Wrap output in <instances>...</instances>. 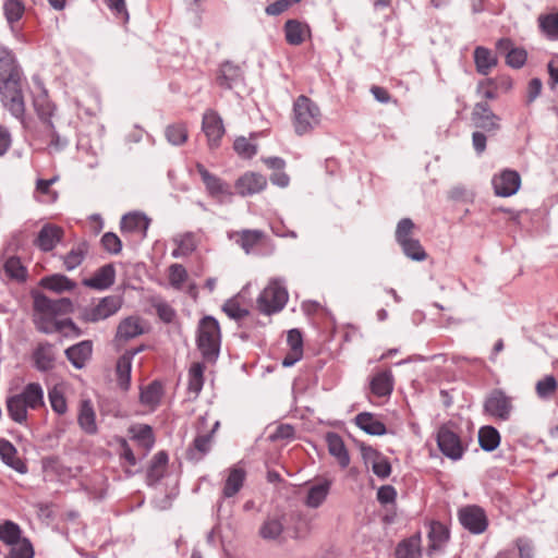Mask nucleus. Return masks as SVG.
Masks as SVG:
<instances>
[{
    "label": "nucleus",
    "mask_w": 558,
    "mask_h": 558,
    "mask_svg": "<svg viewBox=\"0 0 558 558\" xmlns=\"http://www.w3.org/2000/svg\"><path fill=\"white\" fill-rule=\"evenodd\" d=\"M25 83L26 78L14 52L0 46V99L3 107L20 121L25 116Z\"/></svg>",
    "instance_id": "f257e3e1"
},
{
    "label": "nucleus",
    "mask_w": 558,
    "mask_h": 558,
    "mask_svg": "<svg viewBox=\"0 0 558 558\" xmlns=\"http://www.w3.org/2000/svg\"><path fill=\"white\" fill-rule=\"evenodd\" d=\"M44 404V390L38 383L27 384L22 392L7 399L8 414L19 424L27 421L28 410H37Z\"/></svg>",
    "instance_id": "f03ea898"
},
{
    "label": "nucleus",
    "mask_w": 558,
    "mask_h": 558,
    "mask_svg": "<svg viewBox=\"0 0 558 558\" xmlns=\"http://www.w3.org/2000/svg\"><path fill=\"white\" fill-rule=\"evenodd\" d=\"M322 121V112L316 102L305 95H300L293 102L292 124L298 135L302 136L315 130Z\"/></svg>",
    "instance_id": "7ed1b4c3"
},
{
    "label": "nucleus",
    "mask_w": 558,
    "mask_h": 558,
    "mask_svg": "<svg viewBox=\"0 0 558 558\" xmlns=\"http://www.w3.org/2000/svg\"><path fill=\"white\" fill-rule=\"evenodd\" d=\"M196 342L198 350L206 361L213 362L218 357L220 327L216 318L205 316L199 320Z\"/></svg>",
    "instance_id": "20e7f679"
},
{
    "label": "nucleus",
    "mask_w": 558,
    "mask_h": 558,
    "mask_svg": "<svg viewBox=\"0 0 558 558\" xmlns=\"http://www.w3.org/2000/svg\"><path fill=\"white\" fill-rule=\"evenodd\" d=\"M288 301L287 290L278 280H271L260 292L256 304L259 312L270 315L281 311Z\"/></svg>",
    "instance_id": "39448f33"
},
{
    "label": "nucleus",
    "mask_w": 558,
    "mask_h": 558,
    "mask_svg": "<svg viewBox=\"0 0 558 558\" xmlns=\"http://www.w3.org/2000/svg\"><path fill=\"white\" fill-rule=\"evenodd\" d=\"M207 424L206 416L199 417L198 426H197V435L194 438L193 442L186 450V458L191 461L198 462L201 461L211 449V442L214 434L220 426L219 421H216L209 432H205V427Z\"/></svg>",
    "instance_id": "423d86ee"
},
{
    "label": "nucleus",
    "mask_w": 558,
    "mask_h": 558,
    "mask_svg": "<svg viewBox=\"0 0 558 558\" xmlns=\"http://www.w3.org/2000/svg\"><path fill=\"white\" fill-rule=\"evenodd\" d=\"M120 306L121 303L117 296H106L96 305L83 308L80 314V319L85 323H97L116 314Z\"/></svg>",
    "instance_id": "0eeeda50"
},
{
    "label": "nucleus",
    "mask_w": 558,
    "mask_h": 558,
    "mask_svg": "<svg viewBox=\"0 0 558 558\" xmlns=\"http://www.w3.org/2000/svg\"><path fill=\"white\" fill-rule=\"evenodd\" d=\"M512 408V399L500 389H494L484 402V412L500 421L510 418Z\"/></svg>",
    "instance_id": "6e6552de"
},
{
    "label": "nucleus",
    "mask_w": 558,
    "mask_h": 558,
    "mask_svg": "<svg viewBox=\"0 0 558 558\" xmlns=\"http://www.w3.org/2000/svg\"><path fill=\"white\" fill-rule=\"evenodd\" d=\"M461 525L472 534H482L488 526V519L483 508L470 505L458 512Z\"/></svg>",
    "instance_id": "1a4fd4ad"
},
{
    "label": "nucleus",
    "mask_w": 558,
    "mask_h": 558,
    "mask_svg": "<svg viewBox=\"0 0 558 558\" xmlns=\"http://www.w3.org/2000/svg\"><path fill=\"white\" fill-rule=\"evenodd\" d=\"M196 170L201 175L207 194L210 197L221 203L225 201V198L231 197L233 195L230 185L219 177L210 173L204 165L199 162L196 163Z\"/></svg>",
    "instance_id": "9d476101"
},
{
    "label": "nucleus",
    "mask_w": 558,
    "mask_h": 558,
    "mask_svg": "<svg viewBox=\"0 0 558 558\" xmlns=\"http://www.w3.org/2000/svg\"><path fill=\"white\" fill-rule=\"evenodd\" d=\"M437 445L442 454L451 460H460L464 453L460 437L448 426L438 429Z\"/></svg>",
    "instance_id": "9b49d317"
},
{
    "label": "nucleus",
    "mask_w": 558,
    "mask_h": 558,
    "mask_svg": "<svg viewBox=\"0 0 558 558\" xmlns=\"http://www.w3.org/2000/svg\"><path fill=\"white\" fill-rule=\"evenodd\" d=\"M471 120L475 128L485 132H497L500 129V118L484 101L475 104L471 113Z\"/></svg>",
    "instance_id": "f8f14e48"
},
{
    "label": "nucleus",
    "mask_w": 558,
    "mask_h": 558,
    "mask_svg": "<svg viewBox=\"0 0 558 558\" xmlns=\"http://www.w3.org/2000/svg\"><path fill=\"white\" fill-rule=\"evenodd\" d=\"M34 310L37 314L62 315L73 312V303L69 298L52 300L39 294L35 296Z\"/></svg>",
    "instance_id": "ddd939ff"
},
{
    "label": "nucleus",
    "mask_w": 558,
    "mask_h": 558,
    "mask_svg": "<svg viewBox=\"0 0 558 558\" xmlns=\"http://www.w3.org/2000/svg\"><path fill=\"white\" fill-rule=\"evenodd\" d=\"M202 129L208 140L210 148H216L225 134L221 117L214 110L205 111L202 121Z\"/></svg>",
    "instance_id": "4468645a"
},
{
    "label": "nucleus",
    "mask_w": 558,
    "mask_h": 558,
    "mask_svg": "<svg viewBox=\"0 0 558 558\" xmlns=\"http://www.w3.org/2000/svg\"><path fill=\"white\" fill-rule=\"evenodd\" d=\"M236 192L242 197L263 192L267 187V179L257 172H245L234 184Z\"/></svg>",
    "instance_id": "2eb2a0df"
},
{
    "label": "nucleus",
    "mask_w": 558,
    "mask_h": 558,
    "mask_svg": "<svg viewBox=\"0 0 558 558\" xmlns=\"http://www.w3.org/2000/svg\"><path fill=\"white\" fill-rule=\"evenodd\" d=\"M521 179L517 171L505 170L494 177L493 186L496 195L508 197L515 194L520 187Z\"/></svg>",
    "instance_id": "dca6fc26"
},
{
    "label": "nucleus",
    "mask_w": 558,
    "mask_h": 558,
    "mask_svg": "<svg viewBox=\"0 0 558 558\" xmlns=\"http://www.w3.org/2000/svg\"><path fill=\"white\" fill-rule=\"evenodd\" d=\"M63 235L64 231L61 227L46 223L39 230L34 244L43 252H50L63 239Z\"/></svg>",
    "instance_id": "f3484780"
},
{
    "label": "nucleus",
    "mask_w": 558,
    "mask_h": 558,
    "mask_svg": "<svg viewBox=\"0 0 558 558\" xmlns=\"http://www.w3.org/2000/svg\"><path fill=\"white\" fill-rule=\"evenodd\" d=\"M201 230L197 232L187 231L177 234L172 240L177 245L171 253L172 257L180 258L191 255L201 243Z\"/></svg>",
    "instance_id": "a211bd4d"
},
{
    "label": "nucleus",
    "mask_w": 558,
    "mask_h": 558,
    "mask_svg": "<svg viewBox=\"0 0 558 558\" xmlns=\"http://www.w3.org/2000/svg\"><path fill=\"white\" fill-rule=\"evenodd\" d=\"M64 353L76 369H82L92 357L93 342L90 340H83L69 347Z\"/></svg>",
    "instance_id": "6ab92c4d"
},
{
    "label": "nucleus",
    "mask_w": 558,
    "mask_h": 558,
    "mask_svg": "<svg viewBox=\"0 0 558 558\" xmlns=\"http://www.w3.org/2000/svg\"><path fill=\"white\" fill-rule=\"evenodd\" d=\"M116 269L112 264H107L96 270V272L87 279L83 280V284L96 289L105 290L114 283Z\"/></svg>",
    "instance_id": "aec40b11"
},
{
    "label": "nucleus",
    "mask_w": 558,
    "mask_h": 558,
    "mask_svg": "<svg viewBox=\"0 0 558 558\" xmlns=\"http://www.w3.org/2000/svg\"><path fill=\"white\" fill-rule=\"evenodd\" d=\"M246 472L243 468L234 465L227 470V477L222 487V497L235 496L244 485Z\"/></svg>",
    "instance_id": "412c9836"
},
{
    "label": "nucleus",
    "mask_w": 558,
    "mask_h": 558,
    "mask_svg": "<svg viewBox=\"0 0 558 558\" xmlns=\"http://www.w3.org/2000/svg\"><path fill=\"white\" fill-rule=\"evenodd\" d=\"M284 514L268 515L259 527V536L266 541L279 539L284 530Z\"/></svg>",
    "instance_id": "4be33fe9"
},
{
    "label": "nucleus",
    "mask_w": 558,
    "mask_h": 558,
    "mask_svg": "<svg viewBox=\"0 0 558 558\" xmlns=\"http://www.w3.org/2000/svg\"><path fill=\"white\" fill-rule=\"evenodd\" d=\"M77 423L86 434L94 435L97 433L96 413L89 399L81 400Z\"/></svg>",
    "instance_id": "5701e85b"
},
{
    "label": "nucleus",
    "mask_w": 558,
    "mask_h": 558,
    "mask_svg": "<svg viewBox=\"0 0 558 558\" xmlns=\"http://www.w3.org/2000/svg\"><path fill=\"white\" fill-rule=\"evenodd\" d=\"M0 457L1 460L14 469L19 473H26L27 468L25 463L17 457L16 448L7 439H0Z\"/></svg>",
    "instance_id": "b1692460"
},
{
    "label": "nucleus",
    "mask_w": 558,
    "mask_h": 558,
    "mask_svg": "<svg viewBox=\"0 0 558 558\" xmlns=\"http://www.w3.org/2000/svg\"><path fill=\"white\" fill-rule=\"evenodd\" d=\"M283 28L286 40L292 46L301 45L305 40V36L310 33L308 25L298 20H288Z\"/></svg>",
    "instance_id": "393cba45"
},
{
    "label": "nucleus",
    "mask_w": 558,
    "mask_h": 558,
    "mask_svg": "<svg viewBox=\"0 0 558 558\" xmlns=\"http://www.w3.org/2000/svg\"><path fill=\"white\" fill-rule=\"evenodd\" d=\"M355 424L365 433L381 436L387 433L386 425L369 412H362L355 416Z\"/></svg>",
    "instance_id": "a878e982"
},
{
    "label": "nucleus",
    "mask_w": 558,
    "mask_h": 558,
    "mask_svg": "<svg viewBox=\"0 0 558 558\" xmlns=\"http://www.w3.org/2000/svg\"><path fill=\"white\" fill-rule=\"evenodd\" d=\"M326 440L329 453L337 459L341 468H347L350 464V457L342 438L336 433H328Z\"/></svg>",
    "instance_id": "bb28decb"
},
{
    "label": "nucleus",
    "mask_w": 558,
    "mask_h": 558,
    "mask_svg": "<svg viewBox=\"0 0 558 558\" xmlns=\"http://www.w3.org/2000/svg\"><path fill=\"white\" fill-rule=\"evenodd\" d=\"M474 63L480 74L488 75L497 65V58L488 48L478 46L474 50Z\"/></svg>",
    "instance_id": "cd10ccee"
},
{
    "label": "nucleus",
    "mask_w": 558,
    "mask_h": 558,
    "mask_svg": "<svg viewBox=\"0 0 558 558\" xmlns=\"http://www.w3.org/2000/svg\"><path fill=\"white\" fill-rule=\"evenodd\" d=\"M3 275L12 281L25 282L27 279V268L22 264L17 256L8 257L2 265Z\"/></svg>",
    "instance_id": "c85d7f7f"
},
{
    "label": "nucleus",
    "mask_w": 558,
    "mask_h": 558,
    "mask_svg": "<svg viewBox=\"0 0 558 558\" xmlns=\"http://www.w3.org/2000/svg\"><path fill=\"white\" fill-rule=\"evenodd\" d=\"M150 220L143 214H128L122 217L121 230L124 232H136L146 235Z\"/></svg>",
    "instance_id": "c756f323"
},
{
    "label": "nucleus",
    "mask_w": 558,
    "mask_h": 558,
    "mask_svg": "<svg viewBox=\"0 0 558 558\" xmlns=\"http://www.w3.org/2000/svg\"><path fill=\"white\" fill-rule=\"evenodd\" d=\"M132 354L123 353L117 361V383L124 391H128L131 385Z\"/></svg>",
    "instance_id": "7c9ffc66"
},
{
    "label": "nucleus",
    "mask_w": 558,
    "mask_h": 558,
    "mask_svg": "<svg viewBox=\"0 0 558 558\" xmlns=\"http://www.w3.org/2000/svg\"><path fill=\"white\" fill-rule=\"evenodd\" d=\"M242 78L240 66L227 61L221 64L217 76V83L220 87L232 88V86Z\"/></svg>",
    "instance_id": "2f4dec72"
},
{
    "label": "nucleus",
    "mask_w": 558,
    "mask_h": 558,
    "mask_svg": "<svg viewBox=\"0 0 558 558\" xmlns=\"http://www.w3.org/2000/svg\"><path fill=\"white\" fill-rule=\"evenodd\" d=\"M35 366L41 372L49 371L54 365V353L52 344L39 343L33 354Z\"/></svg>",
    "instance_id": "473e14b6"
},
{
    "label": "nucleus",
    "mask_w": 558,
    "mask_h": 558,
    "mask_svg": "<svg viewBox=\"0 0 558 558\" xmlns=\"http://www.w3.org/2000/svg\"><path fill=\"white\" fill-rule=\"evenodd\" d=\"M393 389L392 374L389 371L379 372L371 380V391L377 397L390 396Z\"/></svg>",
    "instance_id": "72a5a7b5"
},
{
    "label": "nucleus",
    "mask_w": 558,
    "mask_h": 558,
    "mask_svg": "<svg viewBox=\"0 0 558 558\" xmlns=\"http://www.w3.org/2000/svg\"><path fill=\"white\" fill-rule=\"evenodd\" d=\"M144 333V328L138 317H128L123 319L117 329V338L128 341Z\"/></svg>",
    "instance_id": "f704fd0d"
},
{
    "label": "nucleus",
    "mask_w": 558,
    "mask_h": 558,
    "mask_svg": "<svg viewBox=\"0 0 558 558\" xmlns=\"http://www.w3.org/2000/svg\"><path fill=\"white\" fill-rule=\"evenodd\" d=\"M163 389L161 383L154 380L149 385L141 389V403L150 409H155L159 405Z\"/></svg>",
    "instance_id": "c9c22d12"
},
{
    "label": "nucleus",
    "mask_w": 558,
    "mask_h": 558,
    "mask_svg": "<svg viewBox=\"0 0 558 558\" xmlns=\"http://www.w3.org/2000/svg\"><path fill=\"white\" fill-rule=\"evenodd\" d=\"M168 464V454L165 451L157 452L147 470V482L151 485L159 482L166 472Z\"/></svg>",
    "instance_id": "e433bc0d"
},
{
    "label": "nucleus",
    "mask_w": 558,
    "mask_h": 558,
    "mask_svg": "<svg viewBox=\"0 0 558 558\" xmlns=\"http://www.w3.org/2000/svg\"><path fill=\"white\" fill-rule=\"evenodd\" d=\"M131 433L133 434L132 440L137 444L146 454L155 444V437L153 429L149 425H137L131 428Z\"/></svg>",
    "instance_id": "4c0bfd02"
},
{
    "label": "nucleus",
    "mask_w": 558,
    "mask_h": 558,
    "mask_svg": "<svg viewBox=\"0 0 558 558\" xmlns=\"http://www.w3.org/2000/svg\"><path fill=\"white\" fill-rule=\"evenodd\" d=\"M236 236V244L240 245L246 254H250L252 250L263 240L265 233L262 230H241L234 233Z\"/></svg>",
    "instance_id": "58836bf2"
},
{
    "label": "nucleus",
    "mask_w": 558,
    "mask_h": 558,
    "mask_svg": "<svg viewBox=\"0 0 558 558\" xmlns=\"http://www.w3.org/2000/svg\"><path fill=\"white\" fill-rule=\"evenodd\" d=\"M331 482L329 480H323L322 482L313 485L308 489L306 505L311 508L319 507L327 498Z\"/></svg>",
    "instance_id": "ea45409f"
},
{
    "label": "nucleus",
    "mask_w": 558,
    "mask_h": 558,
    "mask_svg": "<svg viewBox=\"0 0 558 558\" xmlns=\"http://www.w3.org/2000/svg\"><path fill=\"white\" fill-rule=\"evenodd\" d=\"M41 287L53 292L71 291L75 288V283L64 275H52L45 277L40 281Z\"/></svg>",
    "instance_id": "a19ab883"
},
{
    "label": "nucleus",
    "mask_w": 558,
    "mask_h": 558,
    "mask_svg": "<svg viewBox=\"0 0 558 558\" xmlns=\"http://www.w3.org/2000/svg\"><path fill=\"white\" fill-rule=\"evenodd\" d=\"M87 253L88 244L86 242H81L71 248V251L62 257L65 269L71 271L78 267L85 259Z\"/></svg>",
    "instance_id": "79ce46f5"
},
{
    "label": "nucleus",
    "mask_w": 558,
    "mask_h": 558,
    "mask_svg": "<svg viewBox=\"0 0 558 558\" xmlns=\"http://www.w3.org/2000/svg\"><path fill=\"white\" fill-rule=\"evenodd\" d=\"M478 442L483 450L493 451L500 444V435L493 426H483L478 430Z\"/></svg>",
    "instance_id": "37998d69"
},
{
    "label": "nucleus",
    "mask_w": 558,
    "mask_h": 558,
    "mask_svg": "<svg viewBox=\"0 0 558 558\" xmlns=\"http://www.w3.org/2000/svg\"><path fill=\"white\" fill-rule=\"evenodd\" d=\"M34 108L39 117V119L46 123L49 124L51 122V117L54 113V105L48 99L46 92H43V94L38 95L34 99Z\"/></svg>",
    "instance_id": "c03bdc74"
},
{
    "label": "nucleus",
    "mask_w": 558,
    "mask_h": 558,
    "mask_svg": "<svg viewBox=\"0 0 558 558\" xmlns=\"http://www.w3.org/2000/svg\"><path fill=\"white\" fill-rule=\"evenodd\" d=\"M558 389V381L553 375H546L535 385V391L539 399H550Z\"/></svg>",
    "instance_id": "a18cd8bd"
},
{
    "label": "nucleus",
    "mask_w": 558,
    "mask_h": 558,
    "mask_svg": "<svg viewBox=\"0 0 558 558\" xmlns=\"http://www.w3.org/2000/svg\"><path fill=\"white\" fill-rule=\"evenodd\" d=\"M25 7L21 0H7L4 2V16L12 29L14 27V24L22 19Z\"/></svg>",
    "instance_id": "49530a36"
},
{
    "label": "nucleus",
    "mask_w": 558,
    "mask_h": 558,
    "mask_svg": "<svg viewBox=\"0 0 558 558\" xmlns=\"http://www.w3.org/2000/svg\"><path fill=\"white\" fill-rule=\"evenodd\" d=\"M21 529L20 526L12 522V521H5L4 523L0 524V539L8 544V545H15L21 543Z\"/></svg>",
    "instance_id": "de8ad7c7"
},
{
    "label": "nucleus",
    "mask_w": 558,
    "mask_h": 558,
    "mask_svg": "<svg viewBox=\"0 0 558 558\" xmlns=\"http://www.w3.org/2000/svg\"><path fill=\"white\" fill-rule=\"evenodd\" d=\"M205 366L202 363H194L189 369V390L198 395L204 385Z\"/></svg>",
    "instance_id": "09e8293b"
},
{
    "label": "nucleus",
    "mask_w": 558,
    "mask_h": 558,
    "mask_svg": "<svg viewBox=\"0 0 558 558\" xmlns=\"http://www.w3.org/2000/svg\"><path fill=\"white\" fill-rule=\"evenodd\" d=\"M428 536L430 539V548L439 549L448 541L449 531L444 524L434 522L430 525Z\"/></svg>",
    "instance_id": "8fccbe9b"
},
{
    "label": "nucleus",
    "mask_w": 558,
    "mask_h": 558,
    "mask_svg": "<svg viewBox=\"0 0 558 558\" xmlns=\"http://www.w3.org/2000/svg\"><path fill=\"white\" fill-rule=\"evenodd\" d=\"M538 23L542 32L549 39H558V13L541 15L538 17Z\"/></svg>",
    "instance_id": "3c124183"
},
{
    "label": "nucleus",
    "mask_w": 558,
    "mask_h": 558,
    "mask_svg": "<svg viewBox=\"0 0 558 558\" xmlns=\"http://www.w3.org/2000/svg\"><path fill=\"white\" fill-rule=\"evenodd\" d=\"M48 399L51 405V409L59 415H63L68 411V403L64 397L63 390L54 386L48 391Z\"/></svg>",
    "instance_id": "603ef678"
},
{
    "label": "nucleus",
    "mask_w": 558,
    "mask_h": 558,
    "mask_svg": "<svg viewBox=\"0 0 558 558\" xmlns=\"http://www.w3.org/2000/svg\"><path fill=\"white\" fill-rule=\"evenodd\" d=\"M166 138L172 145H182L187 140V130L183 123L168 125L165 131Z\"/></svg>",
    "instance_id": "864d4df0"
},
{
    "label": "nucleus",
    "mask_w": 558,
    "mask_h": 558,
    "mask_svg": "<svg viewBox=\"0 0 558 558\" xmlns=\"http://www.w3.org/2000/svg\"><path fill=\"white\" fill-rule=\"evenodd\" d=\"M399 244L401 245L403 253L409 258L417 262L424 260L426 258V253L418 240L412 238Z\"/></svg>",
    "instance_id": "5fc2aeb1"
},
{
    "label": "nucleus",
    "mask_w": 558,
    "mask_h": 558,
    "mask_svg": "<svg viewBox=\"0 0 558 558\" xmlns=\"http://www.w3.org/2000/svg\"><path fill=\"white\" fill-rule=\"evenodd\" d=\"M397 558H420L418 542L414 538L402 541L396 549Z\"/></svg>",
    "instance_id": "6e6d98bb"
},
{
    "label": "nucleus",
    "mask_w": 558,
    "mask_h": 558,
    "mask_svg": "<svg viewBox=\"0 0 558 558\" xmlns=\"http://www.w3.org/2000/svg\"><path fill=\"white\" fill-rule=\"evenodd\" d=\"M53 315L38 314L35 318L36 327L44 333H53L60 331V320H53Z\"/></svg>",
    "instance_id": "4d7b16f0"
},
{
    "label": "nucleus",
    "mask_w": 558,
    "mask_h": 558,
    "mask_svg": "<svg viewBox=\"0 0 558 558\" xmlns=\"http://www.w3.org/2000/svg\"><path fill=\"white\" fill-rule=\"evenodd\" d=\"M187 279V271L181 264H172L169 267V282L171 287L181 289Z\"/></svg>",
    "instance_id": "13d9d810"
},
{
    "label": "nucleus",
    "mask_w": 558,
    "mask_h": 558,
    "mask_svg": "<svg viewBox=\"0 0 558 558\" xmlns=\"http://www.w3.org/2000/svg\"><path fill=\"white\" fill-rule=\"evenodd\" d=\"M101 245L105 251L110 254H119L122 250V242L119 236L113 232H106L101 236Z\"/></svg>",
    "instance_id": "bf43d9fd"
},
{
    "label": "nucleus",
    "mask_w": 558,
    "mask_h": 558,
    "mask_svg": "<svg viewBox=\"0 0 558 558\" xmlns=\"http://www.w3.org/2000/svg\"><path fill=\"white\" fill-rule=\"evenodd\" d=\"M34 550L31 543L26 539L23 542L15 544L11 547L10 553L5 556V558H33Z\"/></svg>",
    "instance_id": "052dcab7"
},
{
    "label": "nucleus",
    "mask_w": 558,
    "mask_h": 558,
    "mask_svg": "<svg viewBox=\"0 0 558 558\" xmlns=\"http://www.w3.org/2000/svg\"><path fill=\"white\" fill-rule=\"evenodd\" d=\"M153 306L154 308L156 310V313L158 315V317L163 322V323H171L174 317H175V311L173 310V307L168 304L167 302L162 301V300H157L153 303Z\"/></svg>",
    "instance_id": "680f3d73"
},
{
    "label": "nucleus",
    "mask_w": 558,
    "mask_h": 558,
    "mask_svg": "<svg viewBox=\"0 0 558 558\" xmlns=\"http://www.w3.org/2000/svg\"><path fill=\"white\" fill-rule=\"evenodd\" d=\"M46 125L48 129L47 136L49 137L48 147L53 151L62 150L68 145V141L58 134L52 122Z\"/></svg>",
    "instance_id": "e2e57ef3"
},
{
    "label": "nucleus",
    "mask_w": 558,
    "mask_h": 558,
    "mask_svg": "<svg viewBox=\"0 0 558 558\" xmlns=\"http://www.w3.org/2000/svg\"><path fill=\"white\" fill-rule=\"evenodd\" d=\"M223 312L228 315V317L232 319H241L248 315V311L241 307L239 302L234 299H230L226 301L222 306Z\"/></svg>",
    "instance_id": "0e129e2a"
},
{
    "label": "nucleus",
    "mask_w": 558,
    "mask_h": 558,
    "mask_svg": "<svg viewBox=\"0 0 558 558\" xmlns=\"http://www.w3.org/2000/svg\"><path fill=\"white\" fill-rule=\"evenodd\" d=\"M414 229V223L410 218L401 219L396 229V240L401 243L405 240L412 239L411 234Z\"/></svg>",
    "instance_id": "69168bd1"
},
{
    "label": "nucleus",
    "mask_w": 558,
    "mask_h": 558,
    "mask_svg": "<svg viewBox=\"0 0 558 558\" xmlns=\"http://www.w3.org/2000/svg\"><path fill=\"white\" fill-rule=\"evenodd\" d=\"M233 147L234 150L244 158H252L257 151L256 146L245 137H238L234 141Z\"/></svg>",
    "instance_id": "338daca9"
},
{
    "label": "nucleus",
    "mask_w": 558,
    "mask_h": 558,
    "mask_svg": "<svg viewBox=\"0 0 558 558\" xmlns=\"http://www.w3.org/2000/svg\"><path fill=\"white\" fill-rule=\"evenodd\" d=\"M377 459L373 462V472L380 478H386L391 473V465L386 458L379 457L376 451L372 450Z\"/></svg>",
    "instance_id": "774afa93"
}]
</instances>
